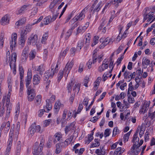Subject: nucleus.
<instances>
[{
	"mask_svg": "<svg viewBox=\"0 0 155 155\" xmlns=\"http://www.w3.org/2000/svg\"><path fill=\"white\" fill-rule=\"evenodd\" d=\"M43 18V16H40L37 20L35 19L34 20V23L28 25L26 26V28H25L21 30V39L20 40V43L21 42V45L22 47H23L25 45V41L26 39L25 36L27 32H28L31 31V26L34 25L35 24L37 23L40 22Z\"/></svg>",
	"mask_w": 155,
	"mask_h": 155,
	"instance_id": "f257e3e1",
	"label": "nucleus"
},
{
	"mask_svg": "<svg viewBox=\"0 0 155 155\" xmlns=\"http://www.w3.org/2000/svg\"><path fill=\"white\" fill-rule=\"evenodd\" d=\"M68 92H71L72 89L74 94H77L80 89V84H79L75 83L74 81H71L68 85Z\"/></svg>",
	"mask_w": 155,
	"mask_h": 155,
	"instance_id": "f03ea898",
	"label": "nucleus"
},
{
	"mask_svg": "<svg viewBox=\"0 0 155 155\" xmlns=\"http://www.w3.org/2000/svg\"><path fill=\"white\" fill-rule=\"evenodd\" d=\"M150 11L148 8H146L143 10V20L144 21L147 20V22H149L153 20V18L154 12H150L147 14Z\"/></svg>",
	"mask_w": 155,
	"mask_h": 155,
	"instance_id": "7ed1b4c3",
	"label": "nucleus"
},
{
	"mask_svg": "<svg viewBox=\"0 0 155 155\" xmlns=\"http://www.w3.org/2000/svg\"><path fill=\"white\" fill-rule=\"evenodd\" d=\"M150 104V101H143L142 104L140 107L139 113L140 114H143L146 113L149 109Z\"/></svg>",
	"mask_w": 155,
	"mask_h": 155,
	"instance_id": "20e7f679",
	"label": "nucleus"
},
{
	"mask_svg": "<svg viewBox=\"0 0 155 155\" xmlns=\"http://www.w3.org/2000/svg\"><path fill=\"white\" fill-rule=\"evenodd\" d=\"M58 66L55 63L51 65V70L47 71L45 73L46 75L52 77L54 74L56 73L58 70Z\"/></svg>",
	"mask_w": 155,
	"mask_h": 155,
	"instance_id": "39448f33",
	"label": "nucleus"
},
{
	"mask_svg": "<svg viewBox=\"0 0 155 155\" xmlns=\"http://www.w3.org/2000/svg\"><path fill=\"white\" fill-rule=\"evenodd\" d=\"M41 127L39 125L36 126L35 124H32L28 129V134L32 136L33 135L35 132L41 133Z\"/></svg>",
	"mask_w": 155,
	"mask_h": 155,
	"instance_id": "423d86ee",
	"label": "nucleus"
},
{
	"mask_svg": "<svg viewBox=\"0 0 155 155\" xmlns=\"http://www.w3.org/2000/svg\"><path fill=\"white\" fill-rule=\"evenodd\" d=\"M74 65V62L72 61L71 62H68L66 64L64 69V72L65 74V77L67 78L68 75L69 73Z\"/></svg>",
	"mask_w": 155,
	"mask_h": 155,
	"instance_id": "0eeeda50",
	"label": "nucleus"
},
{
	"mask_svg": "<svg viewBox=\"0 0 155 155\" xmlns=\"http://www.w3.org/2000/svg\"><path fill=\"white\" fill-rule=\"evenodd\" d=\"M140 150L139 147H138V145L134 144L131 148L128 151V153L130 155H137Z\"/></svg>",
	"mask_w": 155,
	"mask_h": 155,
	"instance_id": "6e6552de",
	"label": "nucleus"
},
{
	"mask_svg": "<svg viewBox=\"0 0 155 155\" xmlns=\"http://www.w3.org/2000/svg\"><path fill=\"white\" fill-rule=\"evenodd\" d=\"M52 108V105L49 103L47 104L46 106L44 107V109L40 110L38 111V116L39 117H41L44 114V112H48Z\"/></svg>",
	"mask_w": 155,
	"mask_h": 155,
	"instance_id": "1a4fd4ad",
	"label": "nucleus"
},
{
	"mask_svg": "<svg viewBox=\"0 0 155 155\" xmlns=\"http://www.w3.org/2000/svg\"><path fill=\"white\" fill-rule=\"evenodd\" d=\"M61 0H53L51 2L49 6L50 10L52 13L54 12V10L56 8L57 5L61 2Z\"/></svg>",
	"mask_w": 155,
	"mask_h": 155,
	"instance_id": "9d476101",
	"label": "nucleus"
},
{
	"mask_svg": "<svg viewBox=\"0 0 155 155\" xmlns=\"http://www.w3.org/2000/svg\"><path fill=\"white\" fill-rule=\"evenodd\" d=\"M101 6V1L98 2L97 0H95L94 3L93 4L92 8L93 9H94L93 12H97L99 11Z\"/></svg>",
	"mask_w": 155,
	"mask_h": 155,
	"instance_id": "9b49d317",
	"label": "nucleus"
},
{
	"mask_svg": "<svg viewBox=\"0 0 155 155\" xmlns=\"http://www.w3.org/2000/svg\"><path fill=\"white\" fill-rule=\"evenodd\" d=\"M108 62L106 60L103 61L102 64L99 67L98 71L101 72L107 69L108 67Z\"/></svg>",
	"mask_w": 155,
	"mask_h": 155,
	"instance_id": "f8f14e48",
	"label": "nucleus"
},
{
	"mask_svg": "<svg viewBox=\"0 0 155 155\" xmlns=\"http://www.w3.org/2000/svg\"><path fill=\"white\" fill-rule=\"evenodd\" d=\"M32 74V71L31 70L28 69L27 74V77L25 80L26 86V87L29 86L31 81Z\"/></svg>",
	"mask_w": 155,
	"mask_h": 155,
	"instance_id": "ddd939ff",
	"label": "nucleus"
},
{
	"mask_svg": "<svg viewBox=\"0 0 155 155\" xmlns=\"http://www.w3.org/2000/svg\"><path fill=\"white\" fill-rule=\"evenodd\" d=\"M17 38V34L16 33H13L12 35V41L10 42V48L12 49L15 47L16 45V41Z\"/></svg>",
	"mask_w": 155,
	"mask_h": 155,
	"instance_id": "4468645a",
	"label": "nucleus"
},
{
	"mask_svg": "<svg viewBox=\"0 0 155 155\" xmlns=\"http://www.w3.org/2000/svg\"><path fill=\"white\" fill-rule=\"evenodd\" d=\"M38 143L37 142L35 143V145L34 147V149L32 151V153L33 155H38L40 153H42L41 151L42 150V148L41 147H38L36 146L35 145H37Z\"/></svg>",
	"mask_w": 155,
	"mask_h": 155,
	"instance_id": "2eb2a0df",
	"label": "nucleus"
},
{
	"mask_svg": "<svg viewBox=\"0 0 155 155\" xmlns=\"http://www.w3.org/2000/svg\"><path fill=\"white\" fill-rule=\"evenodd\" d=\"M89 25V23L87 22L83 26H79L77 29V32L76 35H77L79 33L84 32L88 27Z\"/></svg>",
	"mask_w": 155,
	"mask_h": 155,
	"instance_id": "dca6fc26",
	"label": "nucleus"
},
{
	"mask_svg": "<svg viewBox=\"0 0 155 155\" xmlns=\"http://www.w3.org/2000/svg\"><path fill=\"white\" fill-rule=\"evenodd\" d=\"M38 39V36L36 35H32L28 40V43L33 45L36 43Z\"/></svg>",
	"mask_w": 155,
	"mask_h": 155,
	"instance_id": "f3484780",
	"label": "nucleus"
},
{
	"mask_svg": "<svg viewBox=\"0 0 155 155\" xmlns=\"http://www.w3.org/2000/svg\"><path fill=\"white\" fill-rule=\"evenodd\" d=\"M87 9V7L85 8L79 15H77L75 16L78 21H81L84 19L85 17V11Z\"/></svg>",
	"mask_w": 155,
	"mask_h": 155,
	"instance_id": "a211bd4d",
	"label": "nucleus"
},
{
	"mask_svg": "<svg viewBox=\"0 0 155 155\" xmlns=\"http://www.w3.org/2000/svg\"><path fill=\"white\" fill-rule=\"evenodd\" d=\"M41 78L38 74L34 75L33 77L32 83L34 85H37L39 84L40 82Z\"/></svg>",
	"mask_w": 155,
	"mask_h": 155,
	"instance_id": "6ab92c4d",
	"label": "nucleus"
},
{
	"mask_svg": "<svg viewBox=\"0 0 155 155\" xmlns=\"http://www.w3.org/2000/svg\"><path fill=\"white\" fill-rule=\"evenodd\" d=\"M9 16L6 15L2 18L0 23L3 25H7L9 23Z\"/></svg>",
	"mask_w": 155,
	"mask_h": 155,
	"instance_id": "aec40b11",
	"label": "nucleus"
},
{
	"mask_svg": "<svg viewBox=\"0 0 155 155\" xmlns=\"http://www.w3.org/2000/svg\"><path fill=\"white\" fill-rule=\"evenodd\" d=\"M95 153L97 155H104L106 153V150L104 148V147L101 146L100 149H97L95 151Z\"/></svg>",
	"mask_w": 155,
	"mask_h": 155,
	"instance_id": "412c9836",
	"label": "nucleus"
},
{
	"mask_svg": "<svg viewBox=\"0 0 155 155\" xmlns=\"http://www.w3.org/2000/svg\"><path fill=\"white\" fill-rule=\"evenodd\" d=\"M28 49L27 48H25L22 53L21 59V60L23 61H25L28 57Z\"/></svg>",
	"mask_w": 155,
	"mask_h": 155,
	"instance_id": "4be33fe9",
	"label": "nucleus"
},
{
	"mask_svg": "<svg viewBox=\"0 0 155 155\" xmlns=\"http://www.w3.org/2000/svg\"><path fill=\"white\" fill-rule=\"evenodd\" d=\"M62 137V134L60 133H57L55 134L54 136L53 142L54 143L59 141Z\"/></svg>",
	"mask_w": 155,
	"mask_h": 155,
	"instance_id": "5701e85b",
	"label": "nucleus"
},
{
	"mask_svg": "<svg viewBox=\"0 0 155 155\" xmlns=\"http://www.w3.org/2000/svg\"><path fill=\"white\" fill-rule=\"evenodd\" d=\"M17 55L15 53H13L11 56V61L9 62V65L10 66L11 68H12V64H14V63L15 64V62L16 60Z\"/></svg>",
	"mask_w": 155,
	"mask_h": 155,
	"instance_id": "b1692460",
	"label": "nucleus"
},
{
	"mask_svg": "<svg viewBox=\"0 0 155 155\" xmlns=\"http://www.w3.org/2000/svg\"><path fill=\"white\" fill-rule=\"evenodd\" d=\"M101 80V77H98L94 83V90L96 91L98 88V86L100 84V81Z\"/></svg>",
	"mask_w": 155,
	"mask_h": 155,
	"instance_id": "393cba45",
	"label": "nucleus"
},
{
	"mask_svg": "<svg viewBox=\"0 0 155 155\" xmlns=\"http://www.w3.org/2000/svg\"><path fill=\"white\" fill-rule=\"evenodd\" d=\"M61 104L58 101H57L55 103L54 105V111L55 113L57 114L59 111Z\"/></svg>",
	"mask_w": 155,
	"mask_h": 155,
	"instance_id": "a878e982",
	"label": "nucleus"
},
{
	"mask_svg": "<svg viewBox=\"0 0 155 155\" xmlns=\"http://www.w3.org/2000/svg\"><path fill=\"white\" fill-rule=\"evenodd\" d=\"M73 138V136L71 135L69 136L67 139L65 140L64 142V145H63L62 146H63L64 147H65L67 146L71 143Z\"/></svg>",
	"mask_w": 155,
	"mask_h": 155,
	"instance_id": "bb28decb",
	"label": "nucleus"
},
{
	"mask_svg": "<svg viewBox=\"0 0 155 155\" xmlns=\"http://www.w3.org/2000/svg\"><path fill=\"white\" fill-rule=\"evenodd\" d=\"M138 133V132L136 131V132L134 135L132 140V141L134 143V144H136V145H138L139 140V137L137 136Z\"/></svg>",
	"mask_w": 155,
	"mask_h": 155,
	"instance_id": "cd10ccee",
	"label": "nucleus"
},
{
	"mask_svg": "<svg viewBox=\"0 0 155 155\" xmlns=\"http://www.w3.org/2000/svg\"><path fill=\"white\" fill-rule=\"evenodd\" d=\"M8 81V87L9 88V91L7 95V96L6 97L5 96V97H3V101L4 100L5 101V98L7 99H10V96H11V92L12 91V85H10V82H9Z\"/></svg>",
	"mask_w": 155,
	"mask_h": 155,
	"instance_id": "c85d7f7f",
	"label": "nucleus"
},
{
	"mask_svg": "<svg viewBox=\"0 0 155 155\" xmlns=\"http://www.w3.org/2000/svg\"><path fill=\"white\" fill-rule=\"evenodd\" d=\"M145 130V128L143 126H138L137 131L139 132V131L140 130L139 135L140 137H141L143 134Z\"/></svg>",
	"mask_w": 155,
	"mask_h": 155,
	"instance_id": "c756f323",
	"label": "nucleus"
},
{
	"mask_svg": "<svg viewBox=\"0 0 155 155\" xmlns=\"http://www.w3.org/2000/svg\"><path fill=\"white\" fill-rule=\"evenodd\" d=\"M130 72L126 71L124 73V78L127 79V81L129 82L132 79L131 76Z\"/></svg>",
	"mask_w": 155,
	"mask_h": 155,
	"instance_id": "7c9ffc66",
	"label": "nucleus"
},
{
	"mask_svg": "<svg viewBox=\"0 0 155 155\" xmlns=\"http://www.w3.org/2000/svg\"><path fill=\"white\" fill-rule=\"evenodd\" d=\"M125 151V149L124 148H121V147L117 148L115 150L114 153L116 154L119 155H121Z\"/></svg>",
	"mask_w": 155,
	"mask_h": 155,
	"instance_id": "2f4dec72",
	"label": "nucleus"
},
{
	"mask_svg": "<svg viewBox=\"0 0 155 155\" xmlns=\"http://www.w3.org/2000/svg\"><path fill=\"white\" fill-rule=\"evenodd\" d=\"M113 69V67L112 68L110 71H109V72H105L104 74L102 77L104 81L105 80H106L107 79V78L108 77V76H107V74H110L109 76V77L110 78L111 77L112 74H111V73Z\"/></svg>",
	"mask_w": 155,
	"mask_h": 155,
	"instance_id": "473e14b6",
	"label": "nucleus"
},
{
	"mask_svg": "<svg viewBox=\"0 0 155 155\" xmlns=\"http://www.w3.org/2000/svg\"><path fill=\"white\" fill-rule=\"evenodd\" d=\"M36 101L35 102V105L36 106L39 105L41 101V96L40 95H37L35 98Z\"/></svg>",
	"mask_w": 155,
	"mask_h": 155,
	"instance_id": "72a5a7b5",
	"label": "nucleus"
},
{
	"mask_svg": "<svg viewBox=\"0 0 155 155\" xmlns=\"http://www.w3.org/2000/svg\"><path fill=\"white\" fill-rule=\"evenodd\" d=\"M100 41L101 42L104 43L105 45H106L110 41V38L108 37L105 38H102L100 39Z\"/></svg>",
	"mask_w": 155,
	"mask_h": 155,
	"instance_id": "f704fd0d",
	"label": "nucleus"
},
{
	"mask_svg": "<svg viewBox=\"0 0 155 155\" xmlns=\"http://www.w3.org/2000/svg\"><path fill=\"white\" fill-rule=\"evenodd\" d=\"M125 94L124 92H122L119 95H117L115 97V100L116 101H118L119 100L123 99L125 96Z\"/></svg>",
	"mask_w": 155,
	"mask_h": 155,
	"instance_id": "c9c22d12",
	"label": "nucleus"
},
{
	"mask_svg": "<svg viewBox=\"0 0 155 155\" xmlns=\"http://www.w3.org/2000/svg\"><path fill=\"white\" fill-rule=\"evenodd\" d=\"M36 51L35 50H32L30 52L29 54V57L30 60L33 59L35 57Z\"/></svg>",
	"mask_w": 155,
	"mask_h": 155,
	"instance_id": "e433bc0d",
	"label": "nucleus"
},
{
	"mask_svg": "<svg viewBox=\"0 0 155 155\" xmlns=\"http://www.w3.org/2000/svg\"><path fill=\"white\" fill-rule=\"evenodd\" d=\"M51 22H52L51 21V16H48L44 19V24L47 25Z\"/></svg>",
	"mask_w": 155,
	"mask_h": 155,
	"instance_id": "4c0bfd02",
	"label": "nucleus"
},
{
	"mask_svg": "<svg viewBox=\"0 0 155 155\" xmlns=\"http://www.w3.org/2000/svg\"><path fill=\"white\" fill-rule=\"evenodd\" d=\"M27 87V93L31 94H36L35 90L33 88H32V87L31 85H30L29 86Z\"/></svg>",
	"mask_w": 155,
	"mask_h": 155,
	"instance_id": "58836bf2",
	"label": "nucleus"
},
{
	"mask_svg": "<svg viewBox=\"0 0 155 155\" xmlns=\"http://www.w3.org/2000/svg\"><path fill=\"white\" fill-rule=\"evenodd\" d=\"M63 74L65 75L64 71H63L62 70H60L59 71L58 75V80L59 81H60L63 78Z\"/></svg>",
	"mask_w": 155,
	"mask_h": 155,
	"instance_id": "ea45409f",
	"label": "nucleus"
},
{
	"mask_svg": "<svg viewBox=\"0 0 155 155\" xmlns=\"http://www.w3.org/2000/svg\"><path fill=\"white\" fill-rule=\"evenodd\" d=\"M150 61L148 59L144 58L142 60V64L143 66L147 65L150 64Z\"/></svg>",
	"mask_w": 155,
	"mask_h": 155,
	"instance_id": "a19ab883",
	"label": "nucleus"
},
{
	"mask_svg": "<svg viewBox=\"0 0 155 155\" xmlns=\"http://www.w3.org/2000/svg\"><path fill=\"white\" fill-rule=\"evenodd\" d=\"M131 131H130L124 135L123 137L124 141V142H126L128 141V140L129 138Z\"/></svg>",
	"mask_w": 155,
	"mask_h": 155,
	"instance_id": "79ce46f5",
	"label": "nucleus"
},
{
	"mask_svg": "<svg viewBox=\"0 0 155 155\" xmlns=\"http://www.w3.org/2000/svg\"><path fill=\"white\" fill-rule=\"evenodd\" d=\"M55 100V96L54 95H52L49 100L48 99L46 100V102L47 103L46 104L48 103H49L51 105V103L53 102Z\"/></svg>",
	"mask_w": 155,
	"mask_h": 155,
	"instance_id": "37998d69",
	"label": "nucleus"
},
{
	"mask_svg": "<svg viewBox=\"0 0 155 155\" xmlns=\"http://www.w3.org/2000/svg\"><path fill=\"white\" fill-rule=\"evenodd\" d=\"M100 145V143L97 141V140L95 139L94 142L91 144V147H98Z\"/></svg>",
	"mask_w": 155,
	"mask_h": 155,
	"instance_id": "c03bdc74",
	"label": "nucleus"
},
{
	"mask_svg": "<svg viewBox=\"0 0 155 155\" xmlns=\"http://www.w3.org/2000/svg\"><path fill=\"white\" fill-rule=\"evenodd\" d=\"M6 106L8 109H12V104L10 103V99L6 98Z\"/></svg>",
	"mask_w": 155,
	"mask_h": 155,
	"instance_id": "a18cd8bd",
	"label": "nucleus"
},
{
	"mask_svg": "<svg viewBox=\"0 0 155 155\" xmlns=\"http://www.w3.org/2000/svg\"><path fill=\"white\" fill-rule=\"evenodd\" d=\"M102 22L101 23L100 26L99 27V29L101 30L105 26L104 25L106 23L105 18H103L102 19Z\"/></svg>",
	"mask_w": 155,
	"mask_h": 155,
	"instance_id": "49530a36",
	"label": "nucleus"
},
{
	"mask_svg": "<svg viewBox=\"0 0 155 155\" xmlns=\"http://www.w3.org/2000/svg\"><path fill=\"white\" fill-rule=\"evenodd\" d=\"M99 37L98 36H95L93 39V42L91 44V46L93 47L97 44L98 42Z\"/></svg>",
	"mask_w": 155,
	"mask_h": 155,
	"instance_id": "de8ad7c7",
	"label": "nucleus"
},
{
	"mask_svg": "<svg viewBox=\"0 0 155 155\" xmlns=\"http://www.w3.org/2000/svg\"><path fill=\"white\" fill-rule=\"evenodd\" d=\"M38 8L36 7L33 8L32 9L30 16L32 17L35 15L38 12Z\"/></svg>",
	"mask_w": 155,
	"mask_h": 155,
	"instance_id": "09e8293b",
	"label": "nucleus"
},
{
	"mask_svg": "<svg viewBox=\"0 0 155 155\" xmlns=\"http://www.w3.org/2000/svg\"><path fill=\"white\" fill-rule=\"evenodd\" d=\"M28 95V100L30 101H32L35 96L36 94H31L27 93Z\"/></svg>",
	"mask_w": 155,
	"mask_h": 155,
	"instance_id": "8fccbe9b",
	"label": "nucleus"
},
{
	"mask_svg": "<svg viewBox=\"0 0 155 155\" xmlns=\"http://www.w3.org/2000/svg\"><path fill=\"white\" fill-rule=\"evenodd\" d=\"M3 124L5 125V126H4L6 131H8L10 128V122L8 121L6 123L5 122H4L3 123Z\"/></svg>",
	"mask_w": 155,
	"mask_h": 155,
	"instance_id": "3c124183",
	"label": "nucleus"
},
{
	"mask_svg": "<svg viewBox=\"0 0 155 155\" xmlns=\"http://www.w3.org/2000/svg\"><path fill=\"white\" fill-rule=\"evenodd\" d=\"M48 38V33H45V34L42 38V39L41 40V43H45V41L47 40Z\"/></svg>",
	"mask_w": 155,
	"mask_h": 155,
	"instance_id": "603ef678",
	"label": "nucleus"
},
{
	"mask_svg": "<svg viewBox=\"0 0 155 155\" xmlns=\"http://www.w3.org/2000/svg\"><path fill=\"white\" fill-rule=\"evenodd\" d=\"M120 131L118 128L116 127L114 128L113 132V136H115L117 134H119Z\"/></svg>",
	"mask_w": 155,
	"mask_h": 155,
	"instance_id": "864d4df0",
	"label": "nucleus"
},
{
	"mask_svg": "<svg viewBox=\"0 0 155 155\" xmlns=\"http://www.w3.org/2000/svg\"><path fill=\"white\" fill-rule=\"evenodd\" d=\"M56 149L55 151V153L56 154H59L60 153L61 151V148L59 144L57 143L56 145Z\"/></svg>",
	"mask_w": 155,
	"mask_h": 155,
	"instance_id": "5fc2aeb1",
	"label": "nucleus"
},
{
	"mask_svg": "<svg viewBox=\"0 0 155 155\" xmlns=\"http://www.w3.org/2000/svg\"><path fill=\"white\" fill-rule=\"evenodd\" d=\"M51 119H48L45 120L43 122V125L44 127H46L48 126L51 122Z\"/></svg>",
	"mask_w": 155,
	"mask_h": 155,
	"instance_id": "6e6d98bb",
	"label": "nucleus"
},
{
	"mask_svg": "<svg viewBox=\"0 0 155 155\" xmlns=\"http://www.w3.org/2000/svg\"><path fill=\"white\" fill-rule=\"evenodd\" d=\"M27 7L28 5H24L22 6L20 8V13L24 12L27 10Z\"/></svg>",
	"mask_w": 155,
	"mask_h": 155,
	"instance_id": "4d7b16f0",
	"label": "nucleus"
},
{
	"mask_svg": "<svg viewBox=\"0 0 155 155\" xmlns=\"http://www.w3.org/2000/svg\"><path fill=\"white\" fill-rule=\"evenodd\" d=\"M89 81V78L88 77H86L84 80V85L86 87H87V84Z\"/></svg>",
	"mask_w": 155,
	"mask_h": 155,
	"instance_id": "13d9d810",
	"label": "nucleus"
},
{
	"mask_svg": "<svg viewBox=\"0 0 155 155\" xmlns=\"http://www.w3.org/2000/svg\"><path fill=\"white\" fill-rule=\"evenodd\" d=\"M73 31L70 29H69L66 34V38L67 39L71 35Z\"/></svg>",
	"mask_w": 155,
	"mask_h": 155,
	"instance_id": "bf43d9fd",
	"label": "nucleus"
},
{
	"mask_svg": "<svg viewBox=\"0 0 155 155\" xmlns=\"http://www.w3.org/2000/svg\"><path fill=\"white\" fill-rule=\"evenodd\" d=\"M13 133H12V134H11V135L10 136V138H9V143L8 144V147H10V148L12 147V136H13Z\"/></svg>",
	"mask_w": 155,
	"mask_h": 155,
	"instance_id": "052dcab7",
	"label": "nucleus"
},
{
	"mask_svg": "<svg viewBox=\"0 0 155 155\" xmlns=\"http://www.w3.org/2000/svg\"><path fill=\"white\" fill-rule=\"evenodd\" d=\"M4 42L3 36L1 35L0 37V48H3Z\"/></svg>",
	"mask_w": 155,
	"mask_h": 155,
	"instance_id": "680f3d73",
	"label": "nucleus"
},
{
	"mask_svg": "<svg viewBox=\"0 0 155 155\" xmlns=\"http://www.w3.org/2000/svg\"><path fill=\"white\" fill-rule=\"evenodd\" d=\"M123 0H114L112 2L113 4L115 5L116 6H118L119 3H121Z\"/></svg>",
	"mask_w": 155,
	"mask_h": 155,
	"instance_id": "e2e57ef3",
	"label": "nucleus"
},
{
	"mask_svg": "<svg viewBox=\"0 0 155 155\" xmlns=\"http://www.w3.org/2000/svg\"><path fill=\"white\" fill-rule=\"evenodd\" d=\"M127 100L129 103L133 104L135 102L134 98L131 96H129L128 97Z\"/></svg>",
	"mask_w": 155,
	"mask_h": 155,
	"instance_id": "0e129e2a",
	"label": "nucleus"
},
{
	"mask_svg": "<svg viewBox=\"0 0 155 155\" xmlns=\"http://www.w3.org/2000/svg\"><path fill=\"white\" fill-rule=\"evenodd\" d=\"M43 66L42 65H41L39 66H38L35 68V70L36 71H40V74H41L42 73H41V72L43 70Z\"/></svg>",
	"mask_w": 155,
	"mask_h": 155,
	"instance_id": "69168bd1",
	"label": "nucleus"
},
{
	"mask_svg": "<svg viewBox=\"0 0 155 155\" xmlns=\"http://www.w3.org/2000/svg\"><path fill=\"white\" fill-rule=\"evenodd\" d=\"M110 133V129H107L105 130L104 133V136L105 137L109 136Z\"/></svg>",
	"mask_w": 155,
	"mask_h": 155,
	"instance_id": "338daca9",
	"label": "nucleus"
},
{
	"mask_svg": "<svg viewBox=\"0 0 155 155\" xmlns=\"http://www.w3.org/2000/svg\"><path fill=\"white\" fill-rule=\"evenodd\" d=\"M149 115L151 119L155 120V111L151 113L150 110Z\"/></svg>",
	"mask_w": 155,
	"mask_h": 155,
	"instance_id": "774afa93",
	"label": "nucleus"
}]
</instances>
